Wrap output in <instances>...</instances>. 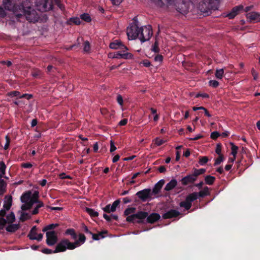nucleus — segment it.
Wrapping results in <instances>:
<instances>
[{"label":"nucleus","instance_id":"f257e3e1","mask_svg":"<svg viewBox=\"0 0 260 260\" xmlns=\"http://www.w3.org/2000/svg\"><path fill=\"white\" fill-rule=\"evenodd\" d=\"M153 35L152 26L150 25L140 27L139 39L142 42L148 41Z\"/></svg>","mask_w":260,"mask_h":260},{"label":"nucleus","instance_id":"f03ea898","mask_svg":"<svg viewBox=\"0 0 260 260\" xmlns=\"http://www.w3.org/2000/svg\"><path fill=\"white\" fill-rule=\"evenodd\" d=\"M140 28L136 23L131 24L126 29V35L128 40H135L140 35Z\"/></svg>","mask_w":260,"mask_h":260},{"label":"nucleus","instance_id":"7ed1b4c3","mask_svg":"<svg viewBox=\"0 0 260 260\" xmlns=\"http://www.w3.org/2000/svg\"><path fill=\"white\" fill-rule=\"evenodd\" d=\"M39 192L38 191L36 190L32 193L31 191L28 190L24 192L21 197V201L22 203H30L34 200L36 202H38V199L39 197Z\"/></svg>","mask_w":260,"mask_h":260},{"label":"nucleus","instance_id":"20e7f679","mask_svg":"<svg viewBox=\"0 0 260 260\" xmlns=\"http://www.w3.org/2000/svg\"><path fill=\"white\" fill-rule=\"evenodd\" d=\"M136 196L143 202L151 200L153 198L150 188H145L139 191L136 193Z\"/></svg>","mask_w":260,"mask_h":260},{"label":"nucleus","instance_id":"39448f33","mask_svg":"<svg viewBox=\"0 0 260 260\" xmlns=\"http://www.w3.org/2000/svg\"><path fill=\"white\" fill-rule=\"evenodd\" d=\"M46 244L51 246L55 245L58 240L57 233L54 231H50L46 233Z\"/></svg>","mask_w":260,"mask_h":260},{"label":"nucleus","instance_id":"423d86ee","mask_svg":"<svg viewBox=\"0 0 260 260\" xmlns=\"http://www.w3.org/2000/svg\"><path fill=\"white\" fill-rule=\"evenodd\" d=\"M197 179V177L193 173H192L191 174L187 175V176L183 177L180 181L183 185L186 186L189 184L193 183Z\"/></svg>","mask_w":260,"mask_h":260},{"label":"nucleus","instance_id":"0eeeda50","mask_svg":"<svg viewBox=\"0 0 260 260\" xmlns=\"http://www.w3.org/2000/svg\"><path fill=\"white\" fill-rule=\"evenodd\" d=\"M109 47L110 48L113 49H120L123 52H125L128 50L127 47L123 45L121 41L118 40H115L111 43L109 45Z\"/></svg>","mask_w":260,"mask_h":260},{"label":"nucleus","instance_id":"6e6552de","mask_svg":"<svg viewBox=\"0 0 260 260\" xmlns=\"http://www.w3.org/2000/svg\"><path fill=\"white\" fill-rule=\"evenodd\" d=\"M243 6L241 5L233 7L231 11L225 15V17H228L230 19H233L237 16L239 12L242 10Z\"/></svg>","mask_w":260,"mask_h":260},{"label":"nucleus","instance_id":"1a4fd4ad","mask_svg":"<svg viewBox=\"0 0 260 260\" xmlns=\"http://www.w3.org/2000/svg\"><path fill=\"white\" fill-rule=\"evenodd\" d=\"M210 7L209 6V4L206 0H203L201 2H200L199 4V9L200 11L203 13H206L208 15L209 12H210L211 9L210 8Z\"/></svg>","mask_w":260,"mask_h":260},{"label":"nucleus","instance_id":"9d476101","mask_svg":"<svg viewBox=\"0 0 260 260\" xmlns=\"http://www.w3.org/2000/svg\"><path fill=\"white\" fill-rule=\"evenodd\" d=\"M119 204L120 200H117L112 203V205H111L110 204L106 205L103 208V210L104 212L108 213L110 212H113L116 211V208L119 205Z\"/></svg>","mask_w":260,"mask_h":260},{"label":"nucleus","instance_id":"9b49d317","mask_svg":"<svg viewBox=\"0 0 260 260\" xmlns=\"http://www.w3.org/2000/svg\"><path fill=\"white\" fill-rule=\"evenodd\" d=\"M67 250L66 239H62L56 246L53 253L64 252Z\"/></svg>","mask_w":260,"mask_h":260},{"label":"nucleus","instance_id":"f8f14e48","mask_svg":"<svg viewBox=\"0 0 260 260\" xmlns=\"http://www.w3.org/2000/svg\"><path fill=\"white\" fill-rule=\"evenodd\" d=\"M180 214V213L174 209H171L167 212L164 213L162 217L164 219H170L174 217H176Z\"/></svg>","mask_w":260,"mask_h":260},{"label":"nucleus","instance_id":"ddd939ff","mask_svg":"<svg viewBox=\"0 0 260 260\" xmlns=\"http://www.w3.org/2000/svg\"><path fill=\"white\" fill-rule=\"evenodd\" d=\"M165 183V180L161 179L159 180L158 182H157L152 190H151V192L153 195L156 196L157 194L160 191L161 188Z\"/></svg>","mask_w":260,"mask_h":260},{"label":"nucleus","instance_id":"4468645a","mask_svg":"<svg viewBox=\"0 0 260 260\" xmlns=\"http://www.w3.org/2000/svg\"><path fill=\"white\" fill-rule=\"evenodd\" d=\"M176 10L180 13L185 15L189 11L188 4L182 2L181 4L176 6Z\"/></svg>","mask_w":260,"mask_h":260},{"label":"nucleus","instance_id":"2eb2a0df","mask_svg":"<svg viewBox=\"0 0 260 260\" xmlns=\"http://www.w3.org/2000/svg\"><path fill=\"white\" fill-rule=\"evenodd\" d=\"M136 218L137 219V223H142L143 222V219L147 218L148 213L144 211H139L135 214Z\"/></svg>","mask_w":260,"mask_h":260},{"label":"nucleus","instance_id":"dca6fc26","mask_svg":"<svg viewBox=\"0 0 260 260\" xmlns=\"http://www.w3.org/2000/svg\"><path fill=\"white\" fill-rule=\"evenodd\" d=\"M160 218V216L156 213H151L147 217V222L150 223H154Z\"/></svg>","mask_w":260,"mask_h":260},{"label":"nucleus","instance_id":"f3484780","mask_svg":"<svg viewBox=\"0 0 260 260\" xmlns=\"http://www.w3.org/2000/svg\"><path fill=\"white\" fill-rule=\"evenodd\" d=\"M9 225L6 226V230L10 233H14L20 228L19 224L8 223Z\"/></svg>","mask_w":260,"mask_h":260},{"label":"nucleus","instance_id":"a211bd4d","mask_svg":"<svg viewBox=\"0 0 260 260\" xmlns=\"http://www.w3.org/2000/svg\"><path fill=\"white\" fill-rule=\"evenodd\" d=\"M177 184V181L176 179H172L169 183H168L165 187V190L169 191L174 189Z\"/></svg>","mask_w":260,"mask_h":260},{"label":"nucleus","instance_id":"6ab92c4d","mask_svg":"<svg viewBox=\"0 0 260 260\" xmlns=\"http://www.w3.org/2000/svg\"><path fill=\"white\" fill-rule=\"evenodd\" d=\"M198 198V193L197 192H194L189 194L186 196L185 200L192 205V203Z\"/></svg>","mask_w":260,"mask_h":260},{"label":"nucleus","instance_id":"aec40b11","mask_svg":"<svg viewBox=\"0 0 260 260\" xmlns=\"http://www.w3.org/2000/svg\"><path fill=\"white\" fill-rule=\"evenodd\" d=\"M211 10H217L219 5L220 0H206Z\"/></svg>","mask_w":260,"mask_h":260},{"label":"nucleus","instance_id":"412c9836","mask_svg":"<svg viewBox=\"0 0 260 260\" xmlns=\"http://www.w3.org/2000/svg\"><path fill=\"white\" fill-rule=\"evenodd\" d=\"M247 17L250 20L260 22V15L258 13L252 12L248 14Z\"/></svg>","mask_w":260,"mask_h":260},{"label":"nucleus","instance_id":"4be33fe9","mask_svg":"<svg viewBox=\"0 0 260 260\" xmlns=\"http://www.w3.org/2000/svg\"><path fill=\"white\" fill-rule=\"evenodd\" d=\"M35 204H37L36 206L34 208V209L32 211L31 214L32 215H36L39 213V210L41 207H44V204L43 202L38 199V202H35Z\"/></svg>","mask_w":260,"mask_h":260},{"label":"nucleus","instance_id":"5701e85b","mask_svg":"<svg viewBox=\"0 0 260 260\" xmlns=\"http://www.w3.org/2000/svg\"><path fill=\"white\" fill-rule=\"evenodd\" d=\"M12 204V198L11 196H9V198L6 200L4 201V205H3V208L6 210L7 211H8Z\"/></svg>","mask_w":260,"mask_h":260},{"label":"nucleus","instance_id":"b1692460","mask_svg":"<svg viewBox=\"0 0 260 260\" xmlns=\"http://www.w3.org/2000/svg\"><path fill=\"white\" fill-rule=\"evenodd\" d=\"M64 234L66 235H70L74 240H76L78 237L77 234L74 229H68L65 231Z\"/></svg>","mask_w":260,"mask_h":260},{"label":"nucleus","instance_id":"393cba45","mask_svg":"<svg viewBox=\"0 0 260 260\" xmlns=\"http://www.w3.org/2000/svg\"><path fill=\"white\" fill-rule=\"evenodd\" d=\"M6 216V222L7 223H13L15 221V215L14 212H11L9 214Z\"/></svg>","mask_w":260,"mask_h":260},{"label":"nucleus","instance_id":"a878e982","mask_svg":"<svg viewBox=\"0 0 260 260\" xmlns=\"http://www.w3.org/2000/svg\"><path fill=\"white\" fill-rule=\"evenodd\" d=\"M35 202L36 201L34 200L32 202H31L30 203H24V204L22 205L21 206V209L23 211H26L30 209L34 204H35Z\"/></svg>","mask_w":260,"mask_h":260},{"label":"nucleus","instance_id":"bb28decb","mask_svg":"<svg viewBox=\"0 0 260 260\" xmlns=\"http://www.w3.org/2000/svg\"><path fill=\"white\" fill-rule=\"evenodd\" d=\"M215 179L216 178L215 177L212 176L211 175H207L205 178V181L207 184L211 185L213 184L215 181Z\"/></svg>","mask_w":260,"mask_h":260},{"label":"nucleus","instance_id":"cd10ccee","mask_svg":"<svg viewBox=\"0 0 260 260\" xmlns=\"http://www.w3.org/2000/svg\"><path fill=\"white\" fill-rule=\"evenodd\" d=\"M58 225H59V224H57V223H52V224H48V225L45 226L42 229V231L43 232H49V231H50V230H53V229H55Z\"/></svg>","mask_w":260,"mask_h":260},{"label":"nucleus","instance_id":"c85d7f7f","mask_svg":"<svg viewBox=\"0 0 260 260\" xmlns=\"http://www.w3.org/2000/svg\"><path fill=\"white\" fill-rule=\"evenodd\" d=\"M6 182L3 180H0V196L4 194L6 191Z\"/></svg>","mask_w":260,"mask_h":260},{"label":"nucleus","instance_id":"c756f323","mask_svg":"<svg viewBox=\"0 0 260 260\" xmlns=\"http://www.w3.org/2000/svg\"><path fill=\"white\" fill-rule=\"evenodd\" d=\"M6 166L3 161L0 162V180H2V178L3 175L6 174Z\"/></svg>","mask_w":260,"mask_h":260},{"label":"nucleus","instance_id":"7c9ffc66","mask_svg":"<svg viewBox=\"0 0 260 260\" xmlns=\"http://www.w3.org/2000/svg\"><path fill=\"white\" fill-rule=\"evenodd\" d=\"M198 193V197L204 198L205 196H208L209 194V188L206 186L204 188L203 190L199 191Z\"/></svg>","mask_w":260,"mask_h":260},{"label":"nucleus","instance_id":"2f4dec72","mask_svg":"<svg viewBox=\"0 0 260 260\" xmlns=\"http://www.w3.org/2000/svg\"><path fill=\"white\" fill-rule=\"evenodd\" d=\"M206 170L205 169L202 168V169H197L194 168L193 169L192 173H193V174H194V175L196 176V177L197 178L199 175L204 174L206 172Z\"/></svg>","mask_w":260,"mask_h":260},{"label":"nucleus","instance_id":"473e14b6","mask_svg":"<svg viewBox=\"0 0 260 260\" xmlns=\"http://www.w3.org/2000/svg\"><path fill=\"white\" fill-rule=\"evenodd\" d=\"M86 211L92 217H96L99 215V213L94 211L93 209L89 208H86Z\"/></svg>","mask_w":260,"mask_h":260},{"label":"nucleus","instance_id":"72a5a7b5","mask_svg":"<svg viewBox=\"0 0 260 260\" xmlns=\"http://www.w3.org/2000/svg\"><path fill=\"white\" fill-rule=\"evenodd\" d=\"M179 206L181 207L184 208L186 210H188L191 207V204L188 203L185 200L182 201L179 203Z\"/></svg>","mask_w":260,"mask_h":260},{"label":"nucleus","instance_id":"f704fd0d","mask_svg":"<svg viewBox=\"0 0 260 260\" xmlns=\"http://www.w3.org/2000/svg\"><path fill=\"white\" fill-rule=\"evenodd\" d=\"M37 226L35 225V226H34L30 230V231H29L28 235H27V237L29 238V239L30 240V238L31 237H33L34 236H36L37 235Z\"/></svg>","mask_w":260,"mask_h":260},{"label":"nucleus","instance_id":"c9c22d12","mask_svg":"<svg viewBox=\"0 0 260 260\" xmlns=\"http://www.w3.org/2000/svg\"><path fill=\"white\" fill-rule=\"evenodd\" d=\"M126 220L128 222L137 223V219L136 218L135 214H133L127 216Z\"/></svg>","mask_w":260,"mask_h":260},{"label":"nucleus","instance_id":"e433bc0d","mask_svg":"<svg viewBox=\"0 0 260 260\" xmlns=\"http://www.w3.org/2000/svg\"><path fill=\"white\" fill-rule=\"evenodd\" d=\"M230 144L231 145V154L233 156H236L238 147L237 146H236L233 143H231Z\"/></svg>","mask_w":260,"mask_h":260},{"label":"nucleus","instance_id":"4c0bfd02","mask_svg":"<svg viewBox=\"0 0 260 260\" xmlns=\"http://www.w3.org/2000/svg\"><path fill=\"white\" fill-rule=\"evenodd\" d=\"M81 19L86 22H90L91 21V18L90 15L87 13H84L80 16Z\"/></svg>","mask_w":260,"mask_h":260},{"label":"nucleus","instance_id":"58836bf2","mask_svg":"<svg viewBox=\"0 0 260 260\" xmlns=\"http://www.w3.org/2000/svg\"><path fill=\"white\" fill-rule=\"evenodd\" d=\"M224 70L223 69H217L216 71L215 76L217 79H221L223 77Z\"/></svg>","mask_w":260,"mask_h":260},{"label":"nucleus","instance_id":"ea45409f","mask_svg":"<svg viewBox=\"0 0 260 260\" xmlns=\"http://www.w3.org/2000/svg\"><path fill=\"white\" fill-rule=\"evenodd\" d=\"M136 211V208L134 207H131L126 209L124 212L125 216H128L129 215L134 213Z\"/></svg>","mask_w":260,"mask_h":260},{"label":"nucleus","instance_id":"a19ab883","mask_svg":"<svg viewBox=\"0 0 260 260\" xmlns=\"http://www.w3.org/2000/svg\"><path fill=\"white\" fill-rule=\"evenodd\" d=\"M67 249L73 250L76 248L73 242H71L68 239H66Z\"/></svg>","mask_w":260,"mask_h":260},{"label":"nucleus","instance_id":"79ce46f5","mask_svg":"<svg viewBox=\"0 0 260 260\" xmlns=\"http://www.w3.org/2000/svg\"><path fill=\"white\" fill-rule=\"evenodd\" d=\"M224 159V158L223 155H219L218 157L215 159L214 166H217L220 165L223 161Z\"/></svg>","mask_w":260,"mask_h":260},{"label":"nucleus","instance_id":"37998d69","mask_svg":"<svg viewBox=\"0 0 260 260\" xmlns=\"http://www.w3.org/2000/svg\"><path fill=\"white\" fill-rule=\"evenodd\" d=\"M153 142H154L156 146H159L165 143L166 142V141L162 139H160L158 137H157L153 140Z\"/></svg>","mask_w":260,"mask_h":260},{"label":"nucleus","instance_id":"c03bdc74","mask_svg":"<svg viewBox=\"0 0 260 260\" xmlns=\"http://www.w3.org/2000/svg\"><path fill=\"white\" fill-rule=\"evenodd\" d=\"M30 218V216L28 213L23 212L21 214L20 219L21 221L23 222Z\"/></svg>","mask_w":260,"mask_h":260},{"label":"nucleus","instance_id":"a18cd8bd","mask_svg":"<svg viewBox=\"0 0 260 260\" xmlns=\"http://www.w3.org/2000/svg\"><path fill=\"white\" fill-rule=\"evenodd\" d=\"M159 44L157 41H155L154 44L152 46V51L155 53H158L159 52Z\"/></svg>","mask_w":260,"mask_h":260},{"label":"nucleus","instance_id":"49530a36","mask_svg":"<svg viewBox=\"0 0 260 260\" xmlns=\"http://www.w3.org/2000/svg\"><path fill=\"white\" fill-rule=\"evenodd\" d=\"M209 161V159L207 156H202L199 158V163L201 165H205Z\"/></svg>","mask_w":260,"mask_h":260},{"label":"nucleus","instance_id":"de8ad7c7","mask_svg":"<svg viewBox=\"0 0 260 260\" xmlns=\"http://www.w3.org/2000/svg\"><path fill=\"white\" fill-rule=\"evenodd\" d=\"M6 224V219L5 218L0 217V231L3 230Z\"/></svg>","mask_w":260,"mask_h":260},{"label":"nucleus","instance_id":"09e8293b","mask_svg":"<svg viewBox=\"0 0 260 260\" xmlns=\"http://www.w3.org/2000/svg\"><path fill=\"white\" fill-rule=\"evenodd\" d=\"M173 0H158L157 2V4L162 7L165 4V2L171 5L172 4Z\"/></svg>","mask_w":260,"mask_h":260},{"label":"nucleus","instance_id":"8fccbe9b","mask_svg":"<svg viewBox=\"0 0 260 260\" xmlns=\"http://www.w3.org/2000/svg\"><path fill=\"white\" fill-rule=\"evenodd\" d=\"M8 95L11 97L20 96H21L20 92L18 91H12L8 93Z\"/></svg>","mask_w":260,"mask_h":260},{"label":"nucleus","instance_id":"3c124183","mask_svg":"<svg viewBox=\"0 0 260 260\" xmlns=\"http://www.w3.org/2000/svg\"><path fill=\"white\" fill-rule=\"evenodd\" d=\"M219 82L216 80H212L209 81V85L214 88H216L219 86Z\"/></svg>","mask_w":260,"mask_h":260},{"label":"nucleus","instance_id":"603ef678","mask_svg":"<svg viewBox=\"0 0 260 260\" xmlns=\"http://www.w3.org/2000/svg\"><path fill=\"white\" fill-rule=\"evenodd\" d=\"M83 49L85 52H88L90 49V43L88 41H85L83 44Z\"/></svg>","mask_w":260,"mask_h":260},{"label":"nucleus","instance_id":"864d4df0","mask_svg":"<svg viewBox=\"0 0 260 260\" xmlns=\"http://www.w3.org/2000/svg\"><path fill=\"white\" fill-rule=\"evenodd\" d=\"M70 21L71 23L76 25H79L81 23L80 19L78 17L71 18H70Z\"/></svg>","mask_w":260,"mask_h":260},{"label":"nucleus","instance_id":"5fc2aeb1","mask_svg":"<svg viewBox=\"0 0 260 260\" xmlns=\"http://www.w3.org/2000/svg\"><path fill=\"white\" fill-rule=\"evenodd\" d=\"M221 148H222L221 144L220 143L217 144L216 145V147L215 152L219 155H222L221 154Z\"/></svg>","mask_w":260,"mask_h":260},{"label":"nucleus","instance_id":"6e6d98bb","mask_svg":"<svg viewBox=\"0 0 260 260\" xmlns=\"http://www.w3.org/2000/svg\"><path fill=\"white\" fill-rule=\"evenodd\" d=\"M82 244H83L86 240L85 236L82 233L79 234V239L78 240Z\"/></svg>","mask_w":260,"mask_h":260},{"label":"nucleus","instance_id":"4d7b16f0","mask_svg":"<svg viewBox=\"0 0 260 260\" xmlns=\"http://www.w3.org/2000/svg\"><path fill=\"white\" fill-rule=\"evenodd\" d=\"M219 136L220 134L218 132L214 131L211 134V138L213 140H216L219 137Z\"/></svg>","mask_w":260,"mask_h":260},{"label":"nucleus","instance_id":"13d9d810","mask_svg":"<svg viewBox=\"0 0 260 260\" xmlns=\"http://www.w3.org/2000/svg\"><path fill=\"white\" fill-rule=\"evenodd\" d=\"M112 58L120 59L122 58V53L121 52H117L114 53L113 55L111 56Z\"/></svg>","mask_w":260,"mask_h":260},{"label":"nucleus","instance_id":"bf43d9fd","mask_svg":"<svg viewBox=\"0 0 260 260\" xmlns=\"http://www.w3.org/2000/svg\"><path fill=\"white\" fill-rule=\"evenodd\" d=\"M59 178L61 179H73V177L70 175H67L65 173H62L59 174Z\"/></svg>","mask_w":260,"mask_h":260},{"label":"nucleus","instance_id":"052dcab7","mask_svg":"<svg viewBox=\"0 0 260 260\" xmlns=\"http://www.w3.org/2000/svg\"><path fill=\"white\" fill-rule=\"evenodd\" d=\"M43 238V234H39L37 236H34L33 237H31L30 238V240H36L38 241H40L42 240Z\"/></svg>","mask_w":260,"mask_h":260},{"label":"nucleus","instance_id":"680f3d73","mask_svg":"<svg viewBox=\"0 0 260 260\" xmlns=\"http://www.w3.org/2000/svg\"><path fill=\"white\" fill-rule=\"evenodd\" d=\"M133 57V55L131 53L126 52L122 53V58L124 59H131Z\"/></svg>","mask_w":260,"mask_h":260},{"label":"nucleus","instance_id":"e2e57ef3","mask_svg":"<svg viewBox=\"0 0 260 260\" xmlns=\"http://www.w3.org/2000/svg\"><path fill=\"white\" fill-rule=\"evenodd\" d=\"M82 230L86 233L89 234H92V233L89 231L88 229V227L84 224H83L82 225Z\"/></svg>","mask_w":260,"mask_h":260},{"label":"nucleus","instance_id":"0e129e2a","mask_svg":"<svg viewBox=\"0 0 260 260\" xmlns=\"http://www.w3.org/2000/svg\"><path fill=\"white\" fill-rule=\"evenodd\" d=\"M163 56L162 55H160V54H157V55H156L154 57V60L155 61H158V62H161L163 60Z\"/></svg>","mask_w":260,"mask_h":260},{"label":"nucleus","instance_id":"69168bd1","mask_svg":"<svg viewBox=\"0 0 260 260\" xmlns=\"http://www.w3.org/2000/svg\"><path fill=\"white\" fill-rule=\"evenodd\" d=\"M33 96L32 94H27V93H25V94H23L22 95H21V96H19V98L20 99H22V98H26V99L27 100H30L31 99V98H32Z\"/></svg>","mask_w":260,"mask_h":260},{"label":"nucleus","instance_id":"338daca9","mask_svg":"<svg viewBox=\"0 0 260 260\" xmlns=\"http://www.w3.org/2000/svg\"><path fill=\"white\" fill-rule=\"evenodd\" d=\"M6 16V12L3 8L0 6V18H3Z\"/></svg>","mask_w":260,"mask_h":260},{"label":"nucleus","instance_id":"774afa93","mask_svg":"<svg viewBox=\"0 0 260 260\" xmlns=\"http://www.w3.org/2000/svg\"><path fill=\"white\" fill-rule=\"evenodd\" d=\"M116 101L120 105L122 106L123 105V98L120 94L117 96Z\"/></svg>","mask_w":260,"mask_h":260}]
</instances>
